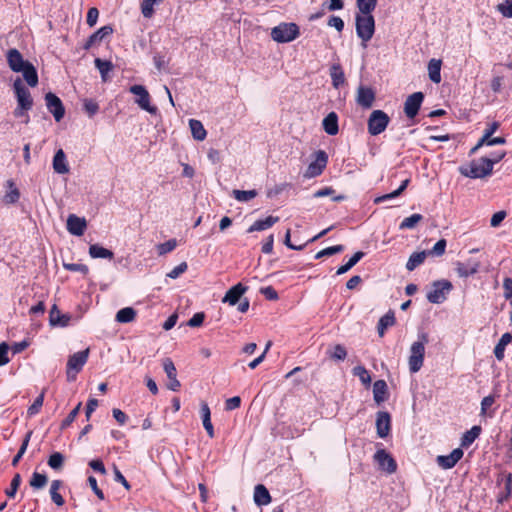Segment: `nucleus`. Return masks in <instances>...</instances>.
<instances>
[{
  "label": "nucleus",
  "instance_id": "27",
  "mask_svg": "<svg viewBox=\"0 0 512 512\" xmlns=\"http://www.w3.org/2000/svg\"><path fill=\"white\" fill-rule=\"evenodd\" d=\"M201 417H202V423L203 426L210 438H213L215 436L214 434V428L211 422V412L210 408L207 403L203 402L201 404Z\"/></svg>",
  "mask_w": 512,
  "mask_h": 512
},
{
  "label": "nucleus",
  "instance_id": "4",
  "mask_svg": "<svg viewBox=\"0 0 512 512\" xmlns=\"http://www.w3.org/2000/svg\"><path fill=\"white\" fill-rule=\"evenodd\" d=\"M459 172L472 179L484 178L492 173L491 162L487 157H482L471 161L467 166H461Z\"/></svg>",
  "mask_w": 512,
  "mask_h": 512
},
{
  "label": "nucleus",
  "instance_id": "8",
  "mask_svg": "<svg viewBox=\"0 0 512 512\" xmlns=\"http://www.w3.org/2000/svg\"><path fill=\"white\" fill-rule=\"evenodd\" d=\"M89 356V349L79 351L71 355L67 362V379L68 381H74L77 374L82 370L83 366L87 362Z\"/></svg>",
  "mask_w": 512,
  "mask_h": 512
},
{
  "label": "nucleus",
  "instance_id": "20",
  "mask_svg": "<svg viewBox=\"0 0 512 512\" xmlns=\"http://www.w3.org/2000/svg\"><path fill=\"white\" fill-rule=\"evenodd\" d=\"M462 457L463 451L460 448H456L448 455L438 456L436 461L443 469H450L453 468Z\"/></svg>",
  "mask_w": 512,
  "mask_h": 512
},
{
  "label": "nucleus",
  "instance_id": "41",
  "mask_svg": "<svg viewBox=\"0 0 512 512\" xmlns=\"http://www.w3.org/2000/svg\"><path fill=\"white\" fill-rule=\"evenodd\" d=\"M481 427L473 426L470 430L466 431L461 439V445L468 447L471 445L480 435Z\"/></svg>",
  "mask_w": 512,
  "mask_h": 512
},
{
  "label": "nucleus",
  "instance_id": "11",
  "mask_svg": "<svg viewBox=\"0 0 512 512\" xmlns=\"http://www.w3.org/2000/svg\"><path fill=\"white\" fill-rule=\"evenodd\" d=\"M13 90L16 96L17 105L22 108L32 109L33 99L28 88L25 87L21 78H16L13 83Z\"/></svg>",
  "mask_w": 512,
  "mask_h": 512
},
{
  "label": "nucleus",
  "instance_id": "59",
  "mask_svg": "<svg viewBox=\"0 0 512 512\" xmlns=\"http://www.w3.org/2000/svg\"><path fill=\"white\" fill-rule=\"evenodd\" d=\"M81 409V403H78V405L69 413V415L63 420L61 424V428L65 429L68 427L77 417L79 411Z\"/></svg>",
  "mask_w": 512,
  "mask_h": 512
},
{
  "label": "nucleus",
  "instance_id": "44",
  "mask_svg": "<svg viewBox=\"0 0 512 512\" xmlns=\"http://www.w3.org/2000/svg\"><path fill=\"white\" fill-rule=\"evenodd\" d=\"M364 256V253L361 252V251H358L356 252L349 260L347 263H345L344 265L340 266L337 271H336V274L337 275H342V274H345L346 272H348L352 267H354L361 259L362 257Z\"/></svg>",
  "mask_w": 512,
  "mask_h": 512
},
{
  "label": "nucleus",
  "instance_id": "42",
  "mask_svg": "<svg viewBox=\"0 0 512 512\" xmlns=\"http://www.w3.org/2000/svg\"><path fill=\"white\" fill-rule=\"evenodd\" d=\"M408 184H409V179H405L401 183V185H400V187L398 189H396L395 191H393L391 193H388V194L376 197L374 199V203L375 204H379V203H382V202H384L386 200H390V199H394V198L398 197L407 188Z\"/></svg>",
  "mask_w": 512,
  "mask_h": 512
},
{
  "label": "nucleus",
  "instance_id": "18",
  "mask_svg": "<svg viewBox=\"0 0 512 512\" xmlns=\"http://www.w3.org/2000/svg\"><path fill=\"white\" fill-rule=\"evenodd\" d=\"M87 227V222L85 218L78 217L74 214H71L67 218V230L70 234L75 236H81L84 234V231Z\"/></svg>",
  "mask_w": 512,
  "mask_h": 512
},
{
  "label": "nucleus",
  "instance_id": "52",
  "mask_svg": "<svg viewBox=\"0 0 512 512\" xmlns=\"http://www.w3.org/2000/svg\"><path fill=\"white\" fill-rule=\"evenodd\" d=\"M177 246V241L175 239H170L164 243H160L157 245V252L159 255H165L171 251H173Z\"/></svg>",
  "mask_w": 512,
  "mask_h": 512
},
{
  "label": "nucleus",
  "instance_id": "3",
  "mask_svg": "<svg viewBox=\"0 0 512 512\" xmlns=\"http://www.w3.org/2000/svg\"><path fill=\"white\" fill-rule=\"evenodd\" d=\"M428 343L427 334H420L418 340L412 343L410 347V355L408 358L409 370L411 373L418 372L423 366L425 345Z\"/></svg>",
  "mask_w": 512,
  "mask_h": 512
},
{
  "label": "nucleus",
  "instance_id": "13",
  "mask_svg": "<svg viewBox=\"0 0 512 512\" xmlns=\"http://www.w3.org/2000/svg\"><path fill=\"white\" fill-rule=\"evenodd\" d=\"M423 99L422 92H415L407 97L404 103V112L408 118H414L418 114Z\"/></svg>",
  "mask_w": 512,
  "mask_h": 512
},
{
  "label": "nucleus",
  "instance_id": "45",
  "mask_svg": "<svg viewBox=\"0 0 512 512\" xmlns=\"http://www.w3.org/2000/svg\"><path fill=\"white\" fill-rule=\"evenodd\" d=\"M232 195L239 202H248V201L254 199L258 195V193L254 189L247 190V191L235 189L232 191Z\"/></svg>",
  "mask_w": 512,
  "mask_h": 512
},
{
  "label": "nucleus",
  "instance_id": "61",
  "mask_svg": "<svg viewBox=\"0 0 512 512\" xmlns=\"http://www.w3.org/2000/svg\"><path fill=\"white\" fill-rule=\"evenodd\" d=\"M446 245V240L440 239L435 243V245L433 246L432 250L429 253L436 256H441L445 253Z\"/></svg>",
  "mask_w": 512,
  "mask_h": 512
},
{
  "label": "nucleus",
  "instance_id": "64",
  "mask_svg": "<svg viewBox=\"0 0 512 512\" xmlns=\"http://www.w3.org/2000/svg\"><path fill=\"white\" fill-rule=\"evenodd\" d=\"M328 26L335 28L338 32L344 29V21L339 16H331L328 20Z\"/></svg>",
  "mask_w": 512,
  "mask_h": 512
},
{
  "label": "nucleus",
  "instance_id": "2",
  "mask_svg": "<svg viewBox=\"0 0 512 512\" xmlns=\"http://www.w3.org/2000/svg\"><path fill=\"white\" fill-rule=\"evenodd\" d=\"M356 34L361 39L363 47L370 41L375 32V19L372 13L358 12L355 15Z\"/></svg>",
  "mask_w": 512,
  "mask_h": 512
},
{
  "label": "nucleus",
  "instance_id": "46",
  "mask_svg": "<svg viewBox=\"0 0 512 512\" xmlns=\"http://www.w3.org/2000/svg\"><path fill=\"white\" fill-rule=\"evenodd\" d=\"M162 0H142L140 8L145 18H151L154 14V6L158 5Z\"/></svg>",
  "mask_w": 512,
  "mask_h": 512
},
{
  "label": "nucleus",
  "instance_id": "60",
  "mask_svg": "<svg viewBox=\"0 0 512 512\" xmlns=\"http://www.w3.org/2000/svg\"><path fill=\"white\" fill-rule=\"evenodd\" d=\"M63 267L68 271L80 272L82 274L88 273V267L83 264L77 263H63Z\"/></svg>",
  "mask_w": 512,
  "mask_h": 512
},
{
  "label": "nucleus",
  "instance_id": "26",
  "mask_svg": "<svg viewBox=\"0 0 512 512\" xmlns=\"http://www.w3.org/2000/svg\"><path fill=\"white\" fill-rule=\"evenodd\" d=\"M254 501L258 506H265L271 502L270 493L264 485H256L254 489Z\"/></svg>",
  "mask_w": 512,
  "mask_h": 512
},
{
  "label": "nucleus",
  "instance_id": "63",
  "mask_svg": "<svg viewBox=\"0 0 512 512\" xmlns=\"http://www.w3.org/2000/svg\"><path fill=\"white\" fill-rule=\"evenodd\" d=\"M205 314L203 312L195 313L192 318L189 319L187 325L190 327H199L203 324Z\"/></svg>",
  "mask_w": 512,
  "mask_h": 512
},
{
  "label": "nucleus",
  "instance_id": "48",
  "mask_svg": "<svg viewBox=\"0 0 512 512\" xmlns=\"http://www.w3.org/2000/svg\"><path fill=\"white\" fill-rule=\"evenodd\" d=\"M423 216L421 214H412L409 217H406L403 219V221L400 223L399 228L401 230L404 229H413L416 227V225L422 221Z\"/></svg>",
  "mask_w": 512,
  "mask_h": 512
},
{
  "label": "nucleus",
  "instance_id": "43",
  "mask_svg": "<svg viewBox=\"0 0 512 512\" xmlns=\"http://www.w3.org/2000/svg\"><path fill=\"white\" fill-rule=\"evenodd\" d=\"M7 187L9 191L4 196V202L7 204L16 203L19 200L20 192L12 180L7 181Z\"/></svg>",
  "mask_w": 512,
  "mask_h": 512
},
{
  "label": "nucleus",
  "instance_id": "10",
  "mask_svg": "<svg viewBox=\"0 0 512 512\" xmlns=\"http://www.w3.org/2000/svg\"><path fill=\"white\" fill-rule=\"evenodd\" d=\"M328 162V156L325 151L318 150L315 153V159L308 165L304 177L314 178L319 176L325 169Z\"/></svg>",
  "mask_w": 512,
  "mask_h": 512
},
{
  "label": "nucleus",
  "instance_id": "50",
  "mask_svg": "<svg viewBox=\"0 0 512 512\" xmlns=\"http://www.w3.org/2000/svg\"><path fill=\"white\" fill-rule=\"evenodd\" d=\"M48 478L46 475L34 472L30 479V486L34 489H41L46 486Z\"/></svg>",
  "mask_w": 512,
  "mask_h": 512
},
{
  "label": "nucleus",
  "instance_id": "56",
  "mask_svg": "<svg viewBox=\"0 0 512 512\" xmlns=\"http://www.w3.org/2000/svg\"><path fill=\"white\" fill-rule=\"evenodd\" d=\"M20 483H21L20 474H15L11 481L10 488L5 491L6 495L10 498L14 497L19 486H20Z\"/></svg>",
  "mask_w": 512,
  "mask_h": 512
},
{
  "label": "nucleus",
  "instance_id": "21",
  "mask_svg": "<svg viewBox=\"0 0 512 512\" xmlns=\"http://www.w3.org/2000/svg\"><path fill=\"white\" fill-rule=\"evenodd\" d=\"M247 287L242 285L241 283H238L231 287L225 294V296L222 299L223 303H228L231 306L236 305L242 295L247 291Z\"/></svg>",
  "mask_w": 512,
  "mask_h": 512
},
{
  "label": "nucleus",
  "instance_id": "14",
  "mask_svg": "<svg viewBox=\"0 0 512 512\" xmlns=\"http://www.w3.org/2000/svg\"><path fill=\"white\" fill-rule=\"evenodd\" d=\"M480 262L475 259H467L465 262L457 261L455 263V270L459 277L467 278L476 274L479 271Z\"/></svg>",
  "mask_w": 512,
  "mask_h": 512
},
{
  "label": "nucleus",
  "instance_id": "53",
  "mask_svg": "<svg viewBox=\"0 0 512 512\" xmlns=\"http://www.w3.org/2000/svg\"><path fill=\"white\" fill-rule=\"evenodd\" d=\"M44 394H45V390H43L41 392V394L34 400L33 404L31 406H29V408L27 410V414L29 416H33L40 411L41 407L43 406V402H44Z\"/></svg>",
  "mask_w": 512,
  "mask_h": 512
},
{
  "label": "nucleus",
  "instance_id": "17",
  "mask_svg": "<svg viewBox=\"0 0 512 512\" xmlns=\"http://www.w3.org/2000/svg\"><path fill=\"white\" fill-rule=\"evenodd\" d=\"M391 429V417L388 412L380 411L377 413L376 430L380 438H385L389 435Z\"/></svg>",
  "mask_w": 512,
  "mask_h": 512
},
{
  "label": "nucleus",
  "instance_id": "7",
  "mask_svg": "<svg viewBox=\"0 0 512 512\" xmlns=\"http://www.w3.org/2000/svg\"><path fill=\"white\" fill-rule=\"evenodd\" d=\"M390 122V117L382 110H374L369 115L367 121L368 132L376 136L384 132Z\"/></svg>",
  "mask_w": 512,
  "mask_h": 512
},
{
  "label": "nucleus",
  "instance_id": "6",
  "mask_svg": "<svg viewBox=\"0 0 512 512\" xmlns=\"http://www.w3.org/2000/svg\"><path fill=\"white\" fill-rule=\"evenodd\" d=\"M453 289V285L448 280H438L432 283L430 291L427 293V300L433 304H441L447 299V295Z\"/></svg>",
  "mask_w": 512,
  "mask_h": 512
},
{
  "label": "nucleus",
  "instance_id": "16",
  "mask_svg": "<svg viewBox=\"0 0 512 512\" xmlns=\"http://www.w3.org/2000/svg\"><path fill=\"white\" fill-rule=\"evenodd\" d=\"M163 369L169 379V383L167 385L168 389L172 391H177L181 384L177 379V372L173 361L170 358H166L163 360Z\"/></svg>",
  "mask_w": 512,
  "mask_h": 512
},
{
  "label": "nucleus",
  "instance_id": "29",
  "mask_svg": "<svg viewBox=\"0 0 512 512\" xmlns=\"http://www.w3.org/2000/svg\"><path fill=\"white\" fill-rule=\"evenodd\" d=\"M512 341V335L510 333H504L499 342L496 344L494 348V355L498 361H502L504 359V352L506 346L510 344Z\"/></svg>",
  "mask_w": 512,
  "mask_h": 512
},
{
  "label": "nucleus",
  "instance_id": "12",
  "mask_svg": "<svg viewBox=\"0 0 512 512\" xmlns=\"http://www.w3.org/2000/svg\"><path fill=\"white\" fill-rule=\"evenodd\" d=\"M374 460L379 468L388 473L393 474L397 470V463L393 457L384 449H379L374 454Z\"/></svg>",
  "mask_w": 512,
  "mask_h": 512
},
{
  "label": "nucleus",
  "instance_id": "22",
  "mask_svg": "<svg viewBox=\"0 0 512 512\" xmlns=\"http://www.w3.org/2000/svg\"><path fill=\"white\" fill-rule=\"evenodd\" d=\"M71 320L70 315L62 314L57 305H53L49 312V323L51 326L66 327Z\"/></svg>",
  "mask_w": 512,
  "mask_h": 512
},
{
  "label": "nucleus",
  "instance_id": "35",
  "mask_svg": "<svg viewBox=\"0 0 512 512\" xmlns=\"http://www.w3.org/2000/svg\"><path fill=\"white\" fill-rule=\"evenodd\" d=\"M498 128H499L498 122L490 123L487 126V128L485 129L483 136L478 141V143L471 149L470 153L471 154L476 153L478 151V149L485 144V141H487Z\"/></svg>",
  "mask_w": 512,
  "mask_h": 512
},
{
  "label": "nucleus",
  "instance_id": "39",
  "mask_svg": "<svg viewBox=\"0 0 512 512\" xmlns=\"http://www.w3.org/2000/svg\"><path fill=\"white\" fill-rule=\"evenodd\" d=\"M395 323V316L393 312H388L383 315L378 322V334L382 337L388 327L393 326Z\"/></svg>",
  "mask_w": 512,
  "mask_h": 512
},
{
  "label": "nucleus",
  "instance_id": "38",
  "mask_svg": "<svg viewBox=\"0 0 512 512\" xmlns=\"http://www.w3.org/2000/svg\"><path fill=\"white\" fill-rule=\"evenodd\" d=\"M427 252L421 251V252H414L410 255L407 263H406V269L408 271H413L416 267L421 265L424 260L426 259Z\"/></svg>",
  "mask_w": 512,
  "mask_h": 512
},
{
  "label": "nucleus",
  "instance_id": "25",
  "mask_svg": "<svg viewBox=\"0 0 512 512\" xmlns=\"http://www.w3.org/2000/svg\"><path fill=\"white\" fill-rule=\"evenodd\" d=\"M324 131L331 136H334L338 133V116L335 112H330L322 122Z\"/></svg>",
  "mask_w": 512,
  "mask_h": 512
},
{
  "label": "nucleus",
  "instance_id": "34",
  "mask_svg": "<svg viewBox=\"0 0 512 512\" xmlns=\"http://www.w3.org/2000/svg\"><path fill=\"white\" fill-rule=\"evenodd\" d=\"M330 77L334 88H339L345 82L344 72L340 64H333L330 68Z\"/></svg>",
  "mask_w": 512,
  "mask_h": 512
},
{
  "label": "nucleus",
  "instance_id": "62",
  "mask_svg": "<svg viewBox=\"0 0 512 512\" xmlns=\"http://www.w3.org/2000/svg\"><path fill=\"white\" fill-rule=\"evenodd\" d=\"M187 270V263L186 262H182L180 263L179 265H177L176 267H174L168 274L167 276L172 278V279H176L178 278L182 273H184L185 271Z\"/></svg>",
  "mask_w": 512,
  "mask_h": 512
},
{
  "label": "nucleus",
  "instance_id": "58",
  "mask_svg": "<svg viewBox=\"0 0 512 512\" xmlns=\"http://www.w3.org/2000/svg\"><path fill=\"white\" fill-rule=\"evenodd\" d=\"M84 109L86 111V113L92 117L94 116L98 110H99V105L96 101L92 100V99H86L84 101Z\"/></svg>",
  "mask_w": 512,
  "mask_h": 512
},
{
  "label": "nucleus",
  "instance_id": "40",
  "mask_svg": "<svg viewBox=\"0 0 512 512\" xmlns=\"http://www.w3.org/2000/svg\"><path fill=\"white\" fill-rule=\"evenodd\" d=\"M61 486L62 482L60 480H53L50 486L51 499L57 506H63L65 503L63 497L59 493V489Z\"/></svg>",
  "mask_w": 512,
  "mask_h": 512
},
{
  "label": "nucleus",
  "instance_id": "37",
  "mask_svg": "<svg viewBox=\"0 0 512 512\" xmlns=\"http://www.w3.org/2000/svg\"><path fill=\"white\" fill-rule=\"evenodd\" d=\"M136 317V311L132 307H125L120 309L115 316V319L119 323H130L134 321Z\"/></svg>",
  "mask_w": 512,
  "mask_h": 512
},
{
  "label": "nucleus",
  "instance_id": "23",
  "mask_svg": "<svg viewBox=\"0 0 512 512\" xmlns=\"http://www.w3.org/2000/svg\"><path fill=\"white\" fill-rule=\"evenodd\" d=\"M53 169L58 174H66L69 172L66 155L62 149H59L53 157Z\"/></svg>",
  "mask_w": 512,
  "mask_h": 512
},
{
  "label": "nucleus",
  "instance_id": "5",
  "mask_svg": "<svg viewBox=\"0 0 512 512\" xmlns=\"http://www.w3.org/2000/svg\"><path fill=\"white\" fill-rule=\"evenodd\" d=\"M300 35V30L295 23H280L271 30V38L277 43L292 42Z\"/></svg>",
  "mask_w": 512,
  "mask_h": 512
},
{
  "label": "nucleus",
  "instance_id": "28",
  "mask_svg": "<svg viewBox=\"0 0 512 512\" xmlns=\"http://www.w3.org/2000/svg\"><path fill=\"white\" fill-rule=\"evenodd\" d=\"M95 67L98 69L103 82H107L110 78L109 73L113 70L114 66L111 61L96 58L94 60Z\"/></svg>",
  "mask_w": 512,
  "mask_h": 512
},
{
  "label": "nucleus",
  "instance_id": "36",
  "mask_svg": "<svg viewBox=\"0 0 512 512\" xmlns=\"http://www.w3.org/2000/svg\"><path fill=\"white\" fill-rule=\"evenodd\" d=\"M89 255L92 258L112 259L114 254L111 250L106 249L98 244H93L89 247Z\"/></svg>",
  "mask_w": 512,
  "mask_h": 512
},
{
  "label": "nucleus",
  "instance_id": "30",
  "mask_svg": "<svg viewBox=\"0 0 512 512\" xmlns=\"http://www.w3.org/2000/svg\"><path fill=\"white\" fill-rule=\"evenodd\" d=\"M387 384L384 380H377L373 384V396L377 404L386 400Z\"/></svg>",
  "mask_w": 512,
  "mask_h": 512
},
{
  "label": "nucleus",
  "instance_id": "57",
  "mask_svg": "<svg viewBox=\"0 0 512 512\" xmlns=\"http://www.w3.org/2000/svg\"><path fill=\"white\" fill-rule=\"evenodd\" d=\"M497 9L504 17L512 18V0L498 4Z\"/></svg>",
  "mask_w": 512,
  "mask_h": 512
},
{
  "label": "nucleus",
  "instance_id": "33",
  "mask_svg": "<svg viewBox=\"0 0 512 512\" xmlns=\"http://www.w3.org/2000/svg\"><path fill=\"white\" fill-rule=\"evenodd\" d=\"M112 32H113V29H112L111 26H103V27H101L100 29H98L95 33H93L89 37V39H88V41H87V43H86L84 48L85 49H89L93 45V43H95L96 41H101L105 37L111 35Z\"/></svg>",
  "mask_w": 512,
  "mask_h": 512
},
{
  "label": "nucleus",
  "instance_id": "24",
  "mask_svg": "<svg viewBox=\"0 0 512 512\" xmlns=\"http://www.w3.org/2000/svg\"><path fill=\"white\" fill-rule=\"evenodd\" d=\"M279 221V217L277 216H268L265 219L255 221L248 229V233H253L256 231H264L272 227Z\"/></svg>",
  "mask_w": 512,
  "mask_h": 512
},
{
  "label": "nucleus",
  "instance_id": "49",
  "mask_svg": "<svg viewBox=\"0 0 512 512\" xmlns=\"http://www.w3.org/2000/svg\"><path fill=\"white\" fill-rule=\"evenodd\" d=\"M352 373L357 376L363 385L368 386L371 383V376L364 366H356L353 368Z\"/></svg>",
  "mask_w": 512,
  "mask_h": 512
},
{
  "label": "nucleus",
  "instance_id": "47",
  "mask_svg": "<svg viewBox=\"0 0 512 512\" xmlns=\"http://www.w3.org/2000/svg\"><path fill=\"white\" fill-rule=\"evenodd\" d=\"M377 6V0H356V7L358 12L372 13Z\"/></svg>",
  "mask_w": 512,
  "mask_h": 512
},
{
  "label": "nucleus",
  "instance_id": "51",
  "mask_svg": "<svg viewBox=\"0 0 512 512\" xmlns=\"http://www.w3.org/2000/svg\"><path fill=\"white\" fill-rule=\"evenodd\" d=\"M64 464V456L60 452H54L50 455L48 459V465L50 468L54 470H60L62 469Z\"/></svg>",
  "mask_w": 512,
  "mask_h": 512
},
{
  "label": "nucleus",
  "instance_id": "1",
  "mask_svg": "<svg viewBox=\"0 0 512 512\" xmlns=\"http://www.w3.org/2000/svg\"><path fill=\"white\" fill-rule=\"evenodd\" d=\"M6 58L8 66L13 72H21L24 80L30 87L37 86L38 74L35 67L29 61L24 60L23 56L17 49H9L6 53Z\"/></svg>",
  "mask_w": 512,
  "mask_h": 512
},
{
  "label": "nucleus",
  "instance_id": "9",
  "mask_svg": "<svg viewBox=\"0 0 512 512\" xmlns=\"http://www.w3.org/2000/svg\"><path fill=\"white\" fill-rule=\"evenodd\" d=\"M129 90L132 94L137 96L135 102L141 109H143L153 115L157 113V107L151 105L150 95L144 86L133 85L130 87Z\"/></svg>",
  "mask_w": 512,
  "mask_h": 512
},
{
  "label": "nucleus",
  "instance_id": "15",
  "mask_svg": "<svg viewBox=\"0 0 512 512\" xmlns=\"http://www.w3.org/2000/svg\"><path fill=\"white\" fill-rule=\"evenodd\" d=\"M47 109L53 114L56 121H60L64 117L65 109L62 101L58 96L49 92L45 95Z\"/></svg>",
  "mask_w": 512,
  "mask_h": 512
},
{
  "label": "nucleus",
  "instance_id": "32",
  "mask_svg": "<svg viewBox=\"0 0 512 512\" xmlns=\"http://www.w3.org/2000/svg\"><path fill=\"white\" fill-rule=\"evenodd\" d=\"M441 60L431 59L428 63V74L432 82L438 84L441 81Z\"/></svg>",
  "mask_w": 512,
  "mask_h": 512
},
{
  "label": "nucleus",
  "instance_id": "55",
  "mask_svg": "<svg viewBox=\"0 0 512 512\" xmlns=\"http://www.w3.org/2000/svg\"><path fill=\"white\" fill-rule=\"evenodd\" d=\"M329 355L332 359L344 360L347 356V351L344 346L337 344L334 346L333 350L329 352Z\"/></svg>",
  "mask_w": 512,
  "mask_h": 512
},
{
  "label": "nucleus",
  "instance_id": "19",
  "mask_svg": "<svg viewBox=\"0 0 512 512\" xmlns=\"http://www.w3.org/2000/svg\"><path fill=\"white\" fill-rule=\"evenodd\" d=\"M356 101L363 108H371L375 101V93L369 87L359 86L357 89Z\"/></svg>",
  "mask_w": 512,
  "mask_h": 512
},
{
  "label": "nucleus",
  "instance_id": "54",
  "mask_svg": "<svg viewBox=\"0 0 512 512\" xmlns=\"http://www.w3.org/2000/svg\"><path fill=\"white\" fill-rule=\"evenodd\" d=\"M343 250H344V247L342 245H335V246L327 247V248L319 251L315 255V259H320V258L325 257V256H331V255L340 253Z\"/></svg>",
  "mask_w": 512,
  "mask_h": 512
},
{
  "label": "nucleus",
  "instance_id": "31",
  "mask_svg": "<svg viewBox=\"0 0 512 512\" xmlns=\"http://www.w3.org/2000/svg\"><path fill=\"white\" fill-rule=\"evenodd\" d=\"M189 127L192 133V136L197 141H203L206 138L207 132L203 126V124L196 119L189 120Z\"/></svg>",
  "mask_w": 512,
  "mask_h": 512
}]
</instances>
